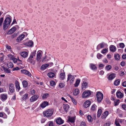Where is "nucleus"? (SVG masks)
Here are the masks:
<instances>
[{
	"label": "nucleus",
	"mask_w": 126,
	"mask_h": 126,
	"mask_svg": "<svg viewBox=\"0 0 126 126\" xmlns=\"http://www.w3.org/2000/svg\"><path fill=\"white\" fill-rule=\"evenodd\" d=\"M54 110L52 109H48L43 112V115L44 117L47 118L50 117L53 115Z\"/></svg>",
	"instance_id": "1"
},
{
	"label": "nucleus",
	"mask_w": 126,
	"mask_h": 126,
	"mask_svg": "<svg viewBox=\"0 0 126 126\" xmlns=\"http://www.w3.org/2000/svg\"><path fill=\"white\" fill-rule=\"evenodd\" d=\"M11 21L10 18L8 17L6 18L3 24V28L4 30H5L8 28L10 24Z\"/></svg>",
	"instance_id": "2"
},
{
	"label": "nucleus",
	"mask_w": 126,
	"mask_h": 126,
	"mask_svg": "<svg viewBox=\"0 0 126 126\" xmlns=\"http://www.w3.org/2000/svg\"><path fill=\"white\" fill-rule=\"evenodd\" d=\"M96 96L98 102L100 103L103 98V95L100 92H98L96 94Z\"/></svg>",
	"instance_id": "3"
},
{
	"label": "nucleus",
	"mask_w": 126,
	"mask_h": 126,
	"mask_svg": "<svg viewBox=\"0 0 126 126\" xmlns=\"http://www.w3.org/2000/svg\"><path fill=\"white\" fill-rule=\"evenodd\" d=\"M92 92L90 90H87L84 92L82 95V98H86V97L90 96Z\"/></svg>",
	"instance_id": "4"
},
{
	"label": "nucleus",
	"mask_w": 126,
	"mask_h": 126,
	"mask_svg": "<svg viewBox=\"0 0 126 126\" xmlns=\"http://www.w3.org/2000/svg\"><path fill=\"white\" fill-rule=\"evenodd\" d=\"M75 79V77L73 75L71 74H69L68 75V78L67 81L68 80H70V84H72L74 82Z\"/></svg>",
	"instance_id": "5"
},
{
	"label": "nucleus",
	"mask_w": 126,
	"mask_h": 126,
	"mask_svg": "<svg viewBox=\"0 0 126 126\" xmlns=\"http://www.w3.org/2000/svg\"><path fill=\"white\" fill-rule=\"evenodd\" d=\"M42 54V52L41 51L39 50L37 52L36 58V60L37 61H39L41 58Z\"/></svg>",
	"instance_id": "6"
},
{
	"label": "nucleus",
	"mask_w": 126,
	"mask_h": 126,
	"mask_svg": "<svg viewBox=\"0 0 126 126\" xmlns=\"http://www.w3.org/2000/svg\"><path fill=\"white\" fill-rule=\"evenodd\" d=\"M9 90L11 93H13L15 91L14 85L12 83H10L9 84Z\"/></svg>",
	"instance_id": "7"
},
{
	"label": "nucleus",
	"mask_w": 126,
	"mask_h": 126,
	"mask_svg": "<svg viewBox=\"0 0 126 126\" xmlns=\"http://www.w3.org/2000/svg\"><path fill=\"white\" fill-rule=\"evenodd\" d=\"M39 96L38 95H35L32 96L30 98V102H32L36 101L38 98Z\"/></svg>",
	"instance_id": "8"
},
{
	"label": "nucleus",
	"mask_w": 126,
	"mask_h": 126,
	"mask_svg": "<svg viewBox=\"0 0 126 126\" xmlns=\"http://www.w3.org/2000/svg\"><path fill=\"white\" fill-rule=\"evenodd\" d=\"M21 72L22 73L28 76L31 77L32 76L31 73H30L29 71L26 70H21Z\"/></svg>",
	"instance_id": "9"
},
{
	"label": "nucleus",
	"mask_w": 126,
	"mask_h": 126,
	"mask_svg": "<svg viewBox=\"0 0 126 126\" xmlns=\"http://www.w3.org/2000/svg\"><path fill=\"white\" fill-rule=\"evenodd\" d=\"M16 30L15 27H13L10 29L7 32V34L8 35L11 34L15 32Z\"/></svg>",
	"instance_id": "10"
},
{
	"label": "nucleus",
	"mask_w": 126,
	"mask_h": 126,
	"mask_svg": "<svg viewBox=\"0 0 126 126\" xmlns=\"http://www.w3.org/2000/svg\"><path fill=\"white\" fill-rule=\"evenodd\" d=\"M56 122L58 124L61 125L64 123V121L62 120L60 117H59L56 120Z\"/></svg>",
	"instance_id": "11"
},
{
	"label": "nucleus",
	"mask_w": 126,
	"mask_h": 126,
	"mask_svg": "<svg viewBox=\"0 0 126 126\" xmlns=\"http://www.w3.org/2000/svg\"><path fill=\"white\" fill-rule=\"evenodd\" d=\"M105 44L104 43H102L98 45L97 47V49L98 50L100 48H102L104 47Z\"/></svg>",
	"instance_id": "12"
},
{
	"label": "nucleus",
	"mask_w": 126,
	"mask_h": 126,
	"mask_svg": "<svg viewBox=\"0 0 126 126\" xmlns=\"http://www.w3.org/2000/svg\"><path fill=\"white\" fill-rule=\"evenodd\" d=\"M25 35L24 34H22L19 35L16 39L17 42H20L21 41L24 37Z\"/></svg>",
	"instance_id": "13"
},
{
	"label": "nucleus",
	"mask_w": 126,
	"mask_h": 126,
	"mask_svg": "<svg viewBox=\"0 0 126 126\" xmlns=\"http://www.w3.org/2000/svg\"><path fill=\"white\" fill-rule=\"evenodd\" d=\"M48 102L47 101H44L41 104L40 106L42 109H43L46 106L48 105Z\"/></svg>",
	"instance_id": "14"
},
{
	"label": "nucleus",
	"mask_w": 126,
	"mask_h": 126,
	"mask_svg": "<svg viewBox=\"0 0 126 126\" xmlns=\"http://www.w3.org/2000/svg\"><path fill=\"white\" fill-rule=\"evenodd\" d=\"M91 104V102L89 100L86 101L84 104V106L85 108L89 107Z\"/></svg>",
	"instance_id": "15"
},
{
	"label": "nucleus",
	"mask_w": 126,
	"mask_h": 126,
	"mask_svg": "<svg viewBox=\"0 0 126 126\" xmlns=\"http://www.w3.org/2000/svg\"><path fill=\"white\" fill-rule=\"evenodd\" d=\"M116 95L117 97L119 98H122L123 96V94L119 91L117 92Z\"/></svg>",
	"instance_id": "16"
},
{
	"label": "nucleus",
	"mask_w": 126,
	"mask_h": 126,
	"mask_svg": "<svg viewBox=\"0 0 126 126\" xmlns=\"http://www.w3.org/2000/svg\"><path fill=\"white\" fill-rule=\"evenodd\" d=\"M33 58H32L30 57L27 60L28 62L32 63L33 64H34L35 63L34 61L32 59Z\"/></svg>",
	"instance_id": "17"
},
{
	"label": "nucleus",
	"mask_w": 126,
	"mask_h": 126,
	"mask_svg": "<svg viewBox=\"0 0 126 126\" xmlns=\"http://www.w3.org/2000/svg\"><path fill=\"white\" fill-rule=\"evenodd\" d=\"M21 55L23 57H26L28 56V53L26 52H22L20 53Z\"/></svg>",
	"instance_id": "18"
},
{
	"label": "nucleus",
	"mask_w": 126,
	"mask_h": 126,
	"mask_svg": "<svg viewBox=\"0 0 126 126\" xmlns=\"http://www.w3.org/2000/svg\"><path fill=\"white\" fill-rule=\"evenodd\" d=\"M109 114V112L107 111H106L104 112L102 114V119L105 118Z\"/></svg>",
	"instance_id": "19"
},
{
	"label": "nucleus",
	"mask_w": 126,
	"mask_h": 126,
	"mask_svg": "<svg viewBox=\"0 0 126 126\" xmlns=\"http://www.w3.org/2000/svg\"><path fill=\"white\" fill-rule=\"evenodd\" d=\"M15 84L16 88L18 90L20 89V88L19 86V83L18 81L17 80L15 81Z\"/></svg>",
	"instance_id": "20"
},
{
	"label": "nucleus",
	"mask_w": 126,
	"mask_h": 126,
	"mask_svg": "<svg viewBox=\"0 0 126 126\" xmlns=\"http://www.w3.org/2000/svg\"><path fill=\"white\" fill-rule=\"evenodd\" d=\"M63 108L64 110L66 112H67L69 108V106L67 104L64 105Z\"/></svg>",
	"instance_id": "21"
},
{
	"label": "nucleus",
	"mask_w": 126,
	"mask_h": 126,
	"mask_svg": "<svg viewBox=\"0 0 126 126\" xmlns=\"http://www.w3.org/2000/svg\"><path fill=\"white\" fill-rule=\"evenodd\" d=\"M91 68L93 70H96L97 67L93 63H91L90 64Z\"/></svg>",
	"instance_id": "22"
},
{
	"label": "nucleus",
	"mask_w": 126,
	"mask_h": 126,
	"mask_svg": "<svg viewBox=\"0 0 126 126\" xmlns=\"http://www.w3.org/2000/svg\"><path fill=\"white\" fill-rule=\"evenodd\" d=\"M60 77L61 79L62 80L64 79L65 77V73L63 71V72L61 73L60 74Z\"/></svg>",
	"instance_id": "23"
},
{
	"label": "nucleus",
	"mask_w": 126,
	"mask_h": 126,
	"mask_svg": "<svg viewBox=\"0 0 126 126\" xmlns=\"http://www.w3.org/2000/svg\"><path fill=\"white\" fill-rule=\"evenodd\" d=\"M116 47L113 45H111L110 47V50L112 52H114L115 51L116 49Z\"/></svg>",
	"instance_id": "24"
},
{
	"label": "nucleus",
	"mask_w": 126,
	"mask_h": 126,
	"mask_svg": "<svg viewBox=\"0 0 126 126\" xmlns=\"http://www.w3.org/2000/svg\"><path fill=\"white\" fill-rule=\"evenodd\" d=\"M88 83H87L85 82H83L82 83V86H81L82 88L83 89L84 88H86L88 86Z\"/></svg>",
	"instance_id": "25"
},
{
	"label": "nucleus",
	"mask_w": 126,
	"mask_h": 126,
	"mask_svg": "<svg viewBox=\"0 0 126 126\" xmlns=\"http://www.w3.org/2000/svg\"><path fill=\"white\" fill-rule=\"evenodd\" d=\"M47 75L50 78H53L54 77L55 75L54 73L50 72L47 73Z\"/></svg>",
	"instance_id": "26"
},
{
	"label": "nucleus",
	"mask_w": 126,
	"mask_h": 126,
	"mask_svg": "<svg viewBox=\"0 0 126 126\" xmlns=\"http://www.w3.org/2000/svg\"><path fill=\"white\" fill-rule=\"evenodd\" d=\"M75 117H70L69 116L68 117V121L71 123H74L75 122Z\"/></svg>",
	"instance_id": "27"
},
{
	"label": "nucleus",
	"mask_w": 126,
	"mask_h": 126,
	"mask_svg": "<svg viewBox=\"0 0 126 126\" xmlns=\"http://www.w3.org/2000/svg\"><path fill=\"white\" fill-rule=\"evenodd\" d=\"M49 66L48 64H45L42 65L41 67V70H44Z\"/></svg>",
	"instance_id": "28"
},
{
	"label": "nucleus",
	"mask_w": 126,
	"mask_h": 126,
	"mask_svg": "<svg viewBox=\"0 0 126 126\" xmlns=\"http://www.w3.org/2000/svg\"><path fill=\"white\" fill-rule=\"evenodd\" d=\"M115 77V75L114 74H111L109 75V80H111L113 79Z\"/></svg>",
	"instance_id": "29"
},
{
	"label": "nucleus",
	"mask_w": 126,
	"mask_h": 126,
	"mask_svg": "<svg viewBox=\"0 0 126 126\" xmlns=\"http://www.w3.org/2000/svg\"><path fill=\"white\" fill-rule=\"evenodd\" d=\"M13 66V65L12 63L10 62H8L7 66L8 68H11Z\"/></svg>",
	"instance_id": "30"
},
{
	"label": "nucleus",
	"mask_w": 126,
	"mask_h": 126,
	"mask_svg": "<svg viewBox=\"0 0 126 126\" xmlns=\"http://www.w3.org/2000/svg\"><path fill=\"white\" fill-rule=\"evenodd\" d=\"M22 84L23 87L24 88H26L28 85V82L27 81L24 80L22 82Z\"/></svg>",
	"instance_id": "31"
},
{
	"label": "nucleus",
	"mask_w": 126,
	"mask_h": 126,
	"mask_svg": "<svg viewBox=\"0 0 126 126\" xmlns=\"http://www.w3.org/2000/svg\"><path fill=\"white\" fill-rule=\"evenodd\" d=\"M79 93V90L78 89H75L74 91L73 94L75 95H77Z\"/></svg>",
	"instance_id": "32"
},
{
	"label": "nucleus",
	"mask_w": 126,
	"mask_h": 126,
	"mask_svg": "<svg viewBox=\"0 0 126 126\" xmlns=\"http://www.w3.org/2000/svg\"><path fill=\"white\" fill-rule=\"evenodd\" d=\"M114 57L116 60H119L120 58V55L118 54L114 55Z\"/></svg>",
	"instance_id": "33"
},
{
	"label": "nucleus",
	"mask_w": 126,
	"mask_h": 126,
	"mask_svg": "<svg viewBox=\"0 0 126 126\" xmlns=\"http://www.w3.org/2000/svg\"><path fill=\"white\" fill-rule=\"evenodd\" d=\"M120 82V80L119 79L116 80L114 82V84L115 86H118L119 85Z\"/></svg>",
	"instance_id": "34"
},
{
	"label": "nucleus",
	"mask_w": 126,
	"mask_h": 126,
	"mask_svg": "<svg viewBox=\"0 0 126 126\" xmlns=\"http://www.w3.org/2000/svg\"><path fill=\"white\" fill-rule=\"evenodd\" d=\"M80 80L79 79H78L76 81L75 83V86L77 87L79 84Z\"/></svg>",
	"instance_id": "35"
},
{
	"label": "nucleus",
	"mask_w": 126,
	"mask_h": 126,
	"mask_svg": "<svg viewBox=\"0 0 126 126\" xmlns=\"http://www.w3.org/2000/svg\"><path fill=\"white\" fill-rule=\"evenodd\" d=\"M69 96L71 99L72 101L74 104L75 105H76L77 104V101H76V100L75 99H74L70 95H69Z\"/></svg>",
	"instance_id": "36"
},
{
	"label": "nucleus",
	"mask_w": 126,
	"mask_h": 126,
	"mask_svg": "<svg viewBox=\"0 0 126 126\" xmlns=\"http://www.w3.org/2000/svg\"><path fill=\"white\" fill-rule=\"evenodd\" d=\"M48 95L49 94L47 93L43 94L42 96V98L43 99L46 98L48 96Z\"/></svg>",
	"instance_id": "37"
},
{
	"label": "nucleus",
	"mask_w": 126,
	"mask_h": 126,
	"mask_svg": "<svg viewBox=\"0 0 126 126\" xmlns=\"http://www.w3.org/2000/svg\"><path fill=\"white\" fill-rule=\"evenodd\" d=\"M1 97L3 100H6L7 98V95L4 94H2L1 95Z\"/></svg>",
	"instance_id": "38"
},
{
	"label": "nucleus",
	"mask_w": 126,
	"mask_h": 126,
	"mask_svg": "<svg viewBox=\"0 0 126 126\" xmlns=\"http://www.w3.org/2000/svg\"><path fill=\"white\" fill-rule=\"evenodd\" d=\"M102 112V110L101 109H100L98 110L97 114V116L98 117H99L101 115Z\"/></svg>",
	"instance_id": "39"
},
{
	"label": "nucleus",
	"mask_w": 126,
	"mask_h": 126,
	"mask_svg": "<svg viewBox=\"0 0 126 126\" xmlns=\"http://www.w3.org/2000/svg\"><path fill=\"white\" fill-rule=\"evenodd\" d=\"M27 46L29 47H31L33 44V42L32 41L28 42L27 44Z\"/></svg>",
	"instance_id": "40"
},
{
	"label": "nucleus",
	"mask_w": 126,
	"mask_h": 126,
	"mask_svg": "<svg viewBox=\"0 0 126 126\" xmlns=\"http://www.w3.org/2000/svg\"><path fill=\"white\" fill-rule=\"evenodd\" d=\"M36 51L35 50V51H34L33 52H32L31 53V54L30 55V57H31L32 58H33V56H35V55L36 54Z\"/></svg>",
	"instance_id": "41"
},
{
	"label": "nucleus",
	"mask_w": 126,
	"mask_h": 126,
	"mask_svg": "<svg viewBox=\"0 0 126 126\" xmlns=\"http://www.w3.org/2000/svg\"><path fill=\"white\" fill-rule=\"evenodd\" d=\"M87 119L88 121L90 122H92L93 121V119L92 118L91 116L90 115H89L87 116Z\"/></svg>",
	"instance_id": "42"
},
{
	"label": "nucleus",
	"mask_w": 126,
	"mask_h": 126,
	"mask_svg": "<svg viewBox=\"0 0 126 126\" xmlns=\"http://www.w3.org/2000/svg\"><path fill=\"white\" fill-rule=\"evenodd\" d=\"M96 107L97 106L95 104L93 105L91 108V110L93 111H94L96 110Z\"/></svg>",
	"instance_id": "43"
},
{
	"label": "nucleus",
	"mask_w": 126,
	"mask_h": 126,
	"mask_svg": "<svg viewBox=\"0 0 126 126\" xmlns=\"http://www.w3.org/2000/svg\"><path fill=\"white\" fill-rule=\"evenodd\" d=\"M3 69L4 70L5 72L6 73H11L10 70L5 68H3Z\"/></svg>",
	"instance_id": "44"
},
{
	"label": "nucleus",
	"mask_w": 126,
	"mask_h": 126,
	"mask_svg": "<svg viewBox=\"0 0 126 126\" xmlns=\"http://www.w3.org/2000/svg\"><path fill=\"white\" fill-rule=\"evenodd\" d=\"M102 55L100 53H98L97 54V57L98 59H100L102 58Z\"/></svg>",
	"instance_id": "45"
},
{
	"label": "nucleus",
	"mask_w": 126,
	"mask_h": 126,
	"mask_svg": "<svg viewBox=\"0 0 126 126\" xmlns=\"http://www.w3.org/2000/svg\"><path fill=\"white\" fill-rule=\"evenodd\" d=\"M111 68V66L110 65H108L106 66L105 68V69L107 70H110Z\"/></svg>",
	"instance_id": "46"
},
{
	"label": "nucleus",
	"mask_w": 126,
	"mask_h": 126,
	"mask_svg": "<svg viewBox=\"0 0 126 126\" xmlns=\"http://www.w3.org/2000/svg\"><path fill=\"white\" fill-rule=\"evenodd\" d=\"M119 119L118 120L116 119L115 120V124L117 126H121L119 124Z\"/></svg>",
	"instance_id": "47"
},
{
	"label": "nucleus",
	"mask_w": 126,
	"mask_h": 126,
	"mask_svg": "<svg viewBox=\"0 0 126 126\" xmlns=\"http://www.w3.org/2000/svg\"><path fill=\"white\" fill-rule=\"evenodd\" d=\"M50 84L51 86H53L55 85V82L53 80H51L50 82Z\"/></svg>",
	"instance_id": "48"
},
{
	"label": "nucleus",
	"mask_w": 126,
	"mask_h": 126,
	"mask_svg": "<svg viewBox=\"0 0 126 126\" xmlns=\"http://www.w3.org/2000/svg\"><path fill=\"white\" fill-rule=\"evenodd\" d=\"M3 20V18L1 17L0 19V26L2 25Z\"/></svg>",
	"instance_id": "49"
},
{
	"label": "nucleus",
	"mask_w": 126,
	"mask_h": 126,
	"mask_svg": "<svg viewBox=\"0 0 126 126\" xmlns=\"http://www.w3.org/2000/svg\"><path fill=\"white\" fill-rule=\"evenodd\" d=\"M107 49L106 48H105L102 50L101 52L103 54L107 52Z\"/></svg>",
	"instance_id": "50"
},
{
	"label": "nucleus",
	"mask_w": 126,
	"mask_h": 126,
	"mask_svg": "<svg viewBox=\"0 0 126 126\" xmlns=\"http://www.w3.org/2000/svg\"><path fill=\"white\" fill-rule=\"evenodd\" d=\"M119 46L121 48H123L124 47L125 45L123 43H121L119 44Z\"/></svg>",
	"instance_id": "51"
},
{
	"label": "nucleus",
	"mask_w": 126,
	"mask_h": 126,
	"mask_svg": "<svg viewBox=\"0 0 126 126\" xmlns=\"http://www.w3.org/2000/svg\"><path fill=\"white\" fill-rule=\"evenodd\" d=\"M64 86V84L62 83H60L59 85V87L61 88L63 87Z\"/></svg>",
	"instance_id": "52"
},
{
	"label": "nucleus",
	"mask_w": 126,
	"mask_h": 126,
	"mask_svg": "<svg viewBox=\"0 0 126 126\" xmlns=\"http://www.w3.org/2000/svg\"><path fill=\"white\" fill-rule=\"evenodd\" d=\"M17 33H15L14 34H13L11 35V38H14L15 37H16L17 35Z\"/></svg>",
	"instance_id": "53"
},
{
	"label": "nucleus",
	"mask_w": 126,
	"mask_h": 126,
	"mask_svg": "<svg viewBox=\"0 0 126 126\" xmlns=\"http://www.w3.org/2000/svg\"><path fill=\"white\" fill-rule=\"evenodd\" d=\"M28 96V94H24V96L22 97V99L24 100L25 99H26V98Z\"/></svg>",
	"instance_id": "54"
},
{
	"label": "nucleus",
	"mask_w": 126,
	"mask_h": 126,
	"mask_svg": "<svg viewBox=\"0 0 126 126\" xmlns=\"http://www.w3.org/2000/svg\"><path fill=\"white\" fill-rule=\"evenodd\" d=\"M122 108L125 110H126V105L123 104L122 106Z\"/></svg>",
	"instance_id": "55"
},
{
	"label": "nucleus",
	"mask_w": 126,
	"mask_h": 126,
	"mask_svg": "<svg viewBox=\"0 0 126 126\" xmlns=\"http://www.w3.org/2000/svg\"><path fill=\"white\" fill-rule=\"evenodd\" d=\"M119 100H117L116 101H115L114 102V104L115 106H117L118 105L119 103L118 102V101H119Z\"/></svg>",
	"instance_id": "56"
},
{
	"label": "nucleus",
	"mask_w": 126,
	"mask_h": 126,
	"mask_svg": "<svg viewBox=\"0 0 126 126\" xmlns=\"http://www.w3.org/2000/svg\"><path fill=\"white\" fill-rule=\"evenodd\" d=\"M6 47L7 49L8 50L11 49V48L10 46L7 45H6Z\"/></svg>",
	"instance_id": "57"
},
{
	"label": "nucleus",
	"mask_w": 126,
	"mask_h": 126,
	"mask_svg": "<svg viewBox=\"0 0 126 126\" xmlns=\"http://www.w3.org/2000/svg\"><path fill=\"white\" fill-rule=\"evenodd\" d=\"M19 69V68L18 67H16L13 68V71L17 70Z\"/></svg>",
	"instance_id": "58"
},
{
	"label": "nucleus",
	"mask_w": 126,
	"mask_h": 126,
	"mask_svg": "<svg viewBox=\"0 0 126 126\" xmlns=\"http://www.w3.org/2000/svg\"><path fill=\"white\" fill-rule=\"evenodd\" d=\"M122 58L123 59H126V54H123L122 56Z\"/></svg>",
	"instance_id": "59"
},
{
	"label": "nucleus",
	"mask_w": 126,
	"mask_h": 126,
	"mask_svg": "<svg viewBox=\"0 0 126 126\" xmlns=\"http://www.w3.org/2000/svg\"><path fill=\"white\" fill-rule=\"evenodd\" d=\"M49 126H54L53 122L51 121L49 124Z\"/></svg>",
	"instance_id": "60"
},
{
	"label": "nucleus",
	"mask_w": 126,
	"mask_h": 126,
	"mask_svg": "<svg viewBox=\"0 0 126 126\" xmlns=\"http://www.w3.org/2000/svg\"><path fill=\"white\" fill-rule=\"evenodd\" d=\"M120 64L122 66H124L125 65V62L124 61H122L121 62Z\"/></svg>",
	"instance_id": "61"
},
{
	"label": "nucleus",
	"mask_w": 126,
	"mask_h": 126,
	"mask_svg": "<svg viewBox=\"0 0 126 126\" xmlns=\"http://www.w3.org/2000/svg\"><path fill=\"white\" fill-rule=\"evenodd\" d=\"M13 62L14 63H16L17 62H18L17 60L15 58H14L13 59Z\"/></svg>",
	"instance_id": "62"
},
{
	"label": "nucleus",
	"mask_w": 126,
	"mask_h": 126,
	"mask_svg": "<svg viewBox=\"0 0 126 126\" xmlns=\"http://www.w3.org/2000/svg\"><path fill=\"white\" fill-rule=\"evenodd\" d=\"M80 125L81 126H86L85 123L83 122H81Z\"/></svg>",
	"instance_id": "63"
},
{
	"label": "nucleus",
	"mask_w": 126,
	"mask_h": 126,
	"mask_svg": "<svg viewBox=\"0 0 126 126\" xmlns=\"http://www.w3.org/2000/svg\"><path fill=\"white\" fill-rule=\"evenodd\" d=\"M122 86L124 87H126V81L123 82L122 84Z\"/></svg>",
	"instance_id": "64"
}]
</instances>
